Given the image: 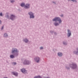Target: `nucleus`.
Wrapping results in <instances>:
<instances>
[{
    "label": "nucleus",
    "instance_id": "f257e3e1",
    "mask_svg": "<svg viewBox=\"0 0 78 78\" xmlns=\"http://www.w3.org/2000/svg\"><path fill=\"white\" fill-rule=\"evenodd\" d=\"M53 21H58L59 23H61V20L59 17H56L52 20Z\"/></svg>",
    "mask_w": 78,
    "mask_h": 78
},
{
    "label": "nucleus",
    "instance_id": "f03ea898",
    "mask_svg": "<svg viewBox=\"0 0 78 78\" xmlns=\"http://www.w3.org/2000/svg\"><path fill=\"white\" fill-rule=\"evenodd\" d=\"M29 14L30 16V18H34V15H33V13L32 12H29Z\"/></svg>",
    "mask_w": 78,
    "mask_h": 78
},
{
    "label": "nucleus",
    "instance_id": "7ed1b4c3",
    "mask_svg": "<svg viewBox=\"0 0 78 78\" xmlns=\"http://www.w3.org/2000/svg\"><path fill=\"white\" fill-rule=\"evenodd\" d=\"M23 64L25 65H28V64H30V63L28 61H25L23 62Z\"/></svg>",
    "mask_w": 78,
    "mask_h": 78
},
{
    "label": "nucleus",
    "instance_id": "20e7f679",
    "mask_svg": "<svg viewBox=\"0 0 78 78\" xmlns=\"http://www.w3.org/2000/svg\"><path fill=\"white\" fill-rule=\"evenodd\" d=\"M12 53H13L14 52H18V51L16 49H12Z\"/></svg>",
    "mask_w": 78,
    "mask_h": 78
},
{
    "label": "nucleus",
    "instance_id": "39448f33",
    "mask_svg": "<svg viewBox=\"0 0 78 78\" xmlns=\"http://www.w3.org/2000/svg\"><path fill=\"white\" fill-rule=\"evenodd\" d=\"M30 8L29 4H27L24 6V8H25L26 9H27V8Z\"/></svg>",
    "mask_w": 78,
    "mask_h": 78
},
{
    "label": "nucleus",
    "instance_id": "423d86ee",
    "mask_svg": "<svg viewBox=\"0 0 78 78\" xmlns=\"http://www.w3.org/2000/svg\"><path fill=\"white\" fill-rule=\"evenodd\" d=\"M21 71L23 73H25L27 72V71L24 69H21Z\"/></svg>",
    "mask_w": 78,
    "mask_h": 78
},
{
    "label": "nucleus",
    "instance_id": "0eeeda50",
    "mask_svg": "<svg viewBox=\"0 0 78 78\" xmlns=\"http://www.w3.org/2000/svg\"><path fill=\"white\" fill-rule=\"evenodd\" d=\"M14 18H15V16L14 15H11L10 19L11 20H14Z\"/></svg>",
    "mask_w": 78,
    "mask_h": 78
},
{
    "label": "nucleus",
    "instance_id": "6e6552de",
    "mask_svg": "<svg viewBox=\"0 0 78 78\" xmlns=\"http://www.w3.org/2000/svg\"><path fill=\"white\" fill-rule=\"evenodd\" d=\"M75 68H76V64H73V66L72 67V69H75Z\"/></svg>",
    "mask_w": 78,
    "mask_h": 78
},
{
    "label": "nucleus",
    "instance_id": "1a4fd4ad",
    "mask_svg": "<svg viewBox=\"0 0 78 78\" xmlns=\"http://www.w3.org/2000/svg\"><path fill=\"white\" fill-rule=\"evenodd\" d=\"M68 37H69L70 36V35H71V33H70V30H68Z\"/></svg>",
    "mask_w": 78,
    "mask_h": 78
},
{
    "label": "nucleus",
    "instance_id": "9d476101",
    "mask_svg": "<svg viewBox=\"0 0 78 78\" xmlns=\"http://www.w3.org/2000/svg\"><path fill=\"white\" fill-rule=\"evenodd\" d=\"M35 60L37 61V62H39V61H40V59L39 58L37 57L36 58V59H35Z\"/></svg>",
    "mask_w": 78,
    "mask_h": 78
},
{
    "label": "nucleus",
    "instance_id": "9b49d317",
    "mask_svg": "<svg viewBox=\"0 0 78 78\" xmlns=\"http://www.w3.org/2000/svg\"><path fill=\"white\" fill-rule=\"evenodd\" d=\"M12 74L13 75H15V76H17L18 74L17 73H15L14 72H12Z\"/></svg>",
    "mask_w": 78,
    "mask_h": 78
},
{
    "label": "nucleus",
    "instance_id": "f8f14e48",
    "mask_svg": "<svg viewBox=\"0 0 78 78\" xmlns=\"http://www.w3.org/2000/svg\"><path fill=\"white\" fill-rule=\"evenodd\" d=\"M58 55L59 56H61L62 55V54L61 53H58Z\"/></svg>",
    "mask_w": 78,
    "mask_h": 78
},
{
    "label": "nucleus",
    "instance_id": "ddd939ff",
    "mask_svg": "<svg viewBox=\"0 0 78 78\" xmlns=\"http://www.w3.org/2000/svg\"><path fill=\"white\" fill-rule=\"evenodd\" d=\"M54 25H55V26H58V25H59V24H58V23H56V22H55L54 23Z\"/></svg>",
    "mask_w": 78,
    "mask_h": 78
},
{
    "label": "nucleus",
    "instance_id": "4468645a",
    "mask_svg": "<svg viewBox=\"0 0 78 78\" xmlns=\"http://www.w3.org/2000/svg\"><path fill=\"white\" fill-rule=\"evenodd\" d=\"M10 57L11 58H14V56L13 55H11Z\"/></svg>",
    "mask_w": 78,
    "mask_h": 78
},
{
    "label": "nucleus",
    "instance_id": "2eb2a0df",
    "mask_svg": "<svg viewBox=\"0 0 78 78\" xmlns=\"http://www.w3.org/2000/svg\"><path fill=\"white\" fill-rule=\"evenodd\" d=\"M21 6H25V3H22L21 5Z\"/></svg>",
    "mask_w": 78,
    "mask_h": 78
},
{
    "label": "nucleus",
    "instance_id": "dca6fc26",
    "mask_svg": "<svg viewBox=\"0 0 78 78\" xmlns=\"http://www.w3.org/2000/svg\"><path fill=\"white\" fill-rule=\"evenodd\" d=\"M8 37V35H7V34H5L4 37Z\"/></svg>",
    "mask_w": 78,
    "mask_h": 78
},
{
    "label": "nucleus",
    "instance_id": "f3484780",
    "mask_svg": "<svg viewBox=\"0 0 78 78\" xmlns=\"http://www.w3.org/2000/svg\"><path fill=\"white\" fill-rule=\"evenodd\" d=\"M28 40H27V39H25L24 40V42H25L26 43H27V42H28Z\"/></svg>",
    "mask_w": 78,
    "mask_h": 78
},
{
    "label": "nucleus",
    "instance_id": "a211bd4d",
    "mask_svg": "<svg viewBox=\"0 0 78 78\" xmlns=\"http://www.w3.org/2000/svg\"><path fill=\"white\" fill-rule=\"evenodd\" d=\"M11 3H13V2H14V1L13 0L12 1V0H11Z\"/></svg>",
    "mask_w": 78,
    "mask_h": 78
},
{
    "label": "nucleus",
    "instance_id": "6ab92c4d",
    "mask_svg": "<svg viewBox=\"0 0 78 78\" xmlns=\"http://www.w3.org/2000/svg\"><path fill=\"white\" fill-rule=\"evenodd\" d=\"M63 44H64V45H66V44H67L66 43H64V42H63Z\"/></svg>",
    "mask_w": 78,
    "mask_h": 78
},
{
    "label": "nucleus",
    "instance_id": "aec40b11",
    "mask_svg": "<svg viewBox=\"0 0 78 78\" xmlns=\"http://www.w3.org/2000/svg\"><path fill=\"white\" fill-rule=\"evenodd\" d=\"M0 16H2V13H0Z\"/></svg>",
    "mask_w": 78,
    "mask_h": 78
},
{
    "label": "nucleus",
    "instance_id": "412c9836",
    "mask_svg": "<svg viewBox=\"0 0 78 78\" xmlns=\"http://www.w3.org/2000/svg\"><path fill=\"white\" fill-rule=\"evenodd\" d=\"M40 48L41 50V49H43V47H40Z\"/></svg>",
    "mask_w": 78,
    "mask_h": 78
},
{
    "label": "nucleus",
    "instance_id": "4be33fe9",
    "mask_svg": "<svg viewBox=\"0 0 78 78\" xmlns=\"http://www.w3.org/2000/svg\"><path fill=\"white\" fill-rule=\"evenodd\" d=\"M3 26H2L1 28V30H3Z\"/></svg>",
    "mask_w": 78,
    "mask_h": 78
},
{
    "label": "nucleus",
    "instance_id": "5701e85b",
    "mask_svg": "<svg viewBox=\"0 0 78 78\" xmlns=\"http://www.w3.org/2000/svg\"><path fill=\"white\" fill-rule=\"evenodd\" d=\"M13 64H14V65H15L16 64V62H14V63H13Z\"/></svg>",
    "mask_w": 78,
    "mask_h": 78
},
{
    "label": "nucleus",
    "instance_id": "b1692460",
    "mask_svg": "<svg viewBox=\"0 0 78 78\" xmlns=\"http://www.w3.org/2000/svg\"><path fill=\"white\" fill-rule=\"evenodd\" d=\"M76 55H78V52H76Z\"/></svg>",
    "mask_w": 78,
    "mask_h": 78
},
{
    "label": "nucleus",
    "instance_id": "393cba45",
    "mask_svg": "<svg viewBox=\"0 0 78 78\" xmlns=\"http://www.w3.org/2000/svg\"><path fill=\"white\" fill-rule=\"evenodd\" d=\"M2 23V22L0 20V23Z\"/></svg>",
    "mask_w": 78,
    "mask_h": 78
},
{
    "label": "nucleus",
    "instance_id": "a878e982",
    "mask_svg": "<svg viewBox=\"0 0 78 78\" xmlns=\"http://www.w3.org/2000/svg\"><path fill=\"white\" fill-rule=\"evenodd\" d=\"M53 3H55H55H55V2H53Z\"/></svg>",
    "mask_w": 78,
    "mask_h": 78
},
{
    "label": "nucleus",
    "instance_id": "bb28decb",
    "mask_svg": "<svg viewBox=\"0 0 78 78\" xmlns=\"http://www.w3.org/2000/svg\"><path fill=\"white\" fill-rule=\"evenodd\" d=\"M61 16L62 17V16H63V15H62Z\"/></svg>",
    "mask_w": 78,
    "mask_h": 78
},
{
    "label": "nucleus",
    "instance_id": "cd10ccee",
    "mask_svg": "<svg viewBox=\"0 0 78 78\" xmlns=\"http://www.w3.org/2000/svg\"><path fill=\"white\" fill-rule=\"evenodd\" d=\"M67 69H69V68H67Z\"/></svg>",
    "mask_w": 78,
    "mask_h": 78
}]
</instances>
